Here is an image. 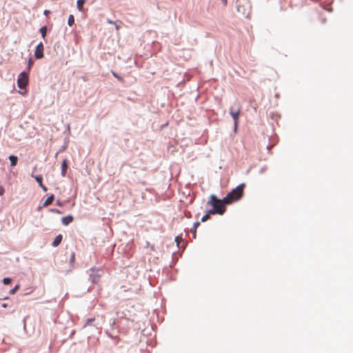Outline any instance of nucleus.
Here are the masks:
<instances>
[{
	"label": "nucleus",
	"mask_w": 353,
	"mask_h": 353,
	"mask_svg": "<svg viewBox=\"0 0 353 353\" xmlns=\"http://www.w3.org/2000/svg\"><path fill=\"white\" fill-rule=\"evenodd\" d=\"M43 44L41 42L36 47L34 51V57L37 59H41L43 57Z\"/></svg>",
	"instance_id": "obj_5"
},
{
	"label": "nucleus",
	"mask_w": 353,
	"mask_h": 353,
	"mask_svg": "<svg viewBox=\"0 0 353 353\" xmlns=\"http://www.w3.org/2000/svg\"><path fill=\"white\" fill-rule=\"evenodd\" d=\"M91 274L90 275L92 282L98 283L100 281L101 274L99 273V270L94 268L90 269Z\"/></svg>",
	"instance_id": "obj_4"
},
{
	"label": "nucleus",
	"mask_w": 353,
	"mask_h": 353,
	"mask_svg": "<svg viewBox=\"0 0 353 353\" xmlns=\"http://www.w3.org/2000/svg\"><path fill=\"white\" fill-rule=\"evenodd\" d=\"M68 169V161L67 159H64L62 162L61 165V174L62 176H65Z\"/></svg>",
	"instance_id": "obj_8"
},
{
	"label": "nucleus",
	"mask_w": 353,
	"mask_h": 353,
	"mask_svg": "<svg viewBox=\"0 0 353 353\" xmlns=\"http://www.w3.org/2000/svg\"><path fill=\"white\" fill-rule=\"evenodd\" d=\"M68 23L69 26H72L74 23V18L73 15L70 14L68 17Z\"/></svg>",
	"instance_id": "obj_15"
},
{
	"label": "nucleus",
	"mask_w": 353,
	"mask_h": 353,
	"mask_svg": "<svg viewBox=\"0 0 353 353\" xmlns=\"http://www.w3.org/2000/svg\"><path fill=\"white\" fill-rule=\"evenodd\" d=\"M32 63H33L32 60L31 59H30L29 61H28V70H30L31 69Z\"/></svg>",
	"instance_id": "obj_21"
},
{
	"label": "nucleus",
	"mask_w": 353,
	"mask_h": 353,
	"mask_svg": "<svg viewBox=\"0 0 353 353\" xmlns=\"http://www.w3.org/2000/svg\"><path fill=\"white\" fill-rule=\"evenodd\" d=\"M119 26H116V29H117V30H119Z\"/></svg>",
	"instance_id": "obj_31"
},
{
	"label": "nucleus",
	"mask_w": 353,
	"mask_h": 353,
	"mask_svg": "<svg viewBox=\"0 0 353 353\" xmlns=\"http://www.w3.org/2000/svg\"><path fill=\"white\" fill-rule=\"evenodd\" d=\"M200 225V223L199 222H196L194 223V227H193V229H194V239L196 238V228L199 227V225Z\"/></svg>",
	"instance_id": "obj_20"
},
{
	"label": "nucleus",
	"mask_w": 353,
	"mask_h": 353,
	"mask_svg": "<svg viewBox=\"0 0 353 353\" xmlns=\"http://www.w3.org/2000/svg\"><path fill=\"white\" fill-rule=\"evenodd\" d=\"M112 74H113V75H114L116 78H117L119 80H120V81H122V80H123V79H122L121 77H120L119 76H118L115 72H112Z\"/></svg>",
	"instance_id": "obj_23"
},
{
	"label": "nucleus",
	"mask_w": 353,
	"mask_h": 353,
	"mask_svg": "<svg viewBox=\"0 0 353 353\" xmlns=\"http://www.w3.org/2000/svg\"><path fill=\"white\" fill-rule=\"evenodd\" d=\"M40 32L43 38H45L47 34V27L43 26L40 28Z\"/></svg>",
	"instance_id": "obj_14"
},
{
	"label": "nucleus",
	"mask_w": 353,
	"mask_h": 353,
	"mask_svg": "<svg viewBox=\"0 0 353 353\" xmlns=\"http://www.w3.org/2000/svg\"><path fill=\"white\" fill-rule=\"evenodd\" d=\"M221 1H222V2H223V5H224V6H226V5H227V3H228L227 0H221Z\"/></svg>",
	"instance_id": "obj_28"
},
{
	"label": "nucleus",
	"mask_w": 353,
	"mask_h": 353,
	"mask_svg": "<svg viewBox=\"0 0 353 353\" xmlns=\"http://www.w3.org/2000/svg\"><path fill=\"white\" fill-rule=\"evenodd\" d=\"M11 279L10 278H4L3 279V283L5 284V285H8L11 283Z\"/></svg>",
	"instance_id": "obj_19"
},
{
	"label": "nucleus",
	"mask_w": 353,
	"mask_h": 353,
	"mask_svg": "<svg viewBox=\"0 0 353 353\" xmlns=\"http://www.w3.org/2000/svg\"><path fill=\"white\" fill-rule=\"evenodd\" d=\"M50 13V10H44V12H43V14H44L46 16H48Z\"/></svg>",
	"instance_id": "obj_25"
},
{
	"label": "nucleus",
	"mask_w": 353,
	"mask_h": 353,
	"mask_svg": "<svg viewBox=\"0 0 353 353\" xmlns=\"http://www.w3.org/2000/svg\"><path fill=\"white\" fill-rule=\"evenodd\" d=\"M73 219H74L73 216L71 215H69V216H63L62 218L61 221H62V223L63 225H67L69 223H70L71 222H72Z\"/></svg>",
	"instance_id": "obj_7"
},
{
	"label": "nucleus",
	"mask_w": 353,
	"mask_h": 353,
	"mask_svg": "<svg viewBox=\"0 0 353 353\" xmlns=\"http://www.w3.org/2000/svg\"><path fill=\"white\" fill-rule=\"evenodd\" d=\"M210 214L209 212L206 214H205L202 218H201V221L202 222H205L206 221H208L209 219H210Z\"/></svg>",
	"instance_id": "obj_17"
},
{
	"label": "nucleus",
	"mask_w": 353,
	"mask_h": 353,
	"mask_svg": "<svg viewBox=\"0 0 353 353\" xmlns=\"http://www.w3.org/2000/svg\"><path fill=\"white\" fill-rule=\"evenodd\" d=\"M35 180L38 182L39 186L44 190V191H47V188L43 185V183H42V176L41 175H38V176H36L35 177Z\"/></svg>",
	"instance_id": "obj_9"
},
{
	"label": "nucleus",
	"mask_w": 353,
	"mask_h": 353,
	"mask_svg": "<svg viewBox=\"0 0 353 353\" xmlns=\"http://www.w3.org/2000/svg\"><path fill=\"white\" fill-rule=\"evenodd\" d=\"M9 160L10 161L11 166L14 167L17 163L18 158L16 156L10 155L9 157Z\"/></svg>",
	"instance_id": "obj_11"
},
{
	"label": "nucleus",
	"mask_w": 353,
	"mask_h": 353,
	"mask_svg": "<svg viewBox=\"0 0 353 353\" xmlns=\"http://www.w3.org/2000/svg\"><path fill=\"white\" fill-rule=\"evenodd\" d=\"M244 188L245 184L241 183L236 188L233 189L223 199V203L226 204H231L239 201L243 196Z\"/></svg>",
	"instance_id": "obj_2"
},
{
	"label": "nucleus",
	"mask_w": 353,
	"mask_h": 353,
	"mask_svg": "<svg viewBox=\"0 0 353 353\" xmlns=\"http://www.w3.org/2000/svg\"><path fill=\"white\" fill-rule=\"evenodd\" d=\"M192 234H193V237L194 238V229L192 230Z\"/></svg>",
	"instance_id": "obj_30"
},
{
	"label": "nucleus",
	"mask_w": 353,
	"mask_h": 353,
	"mask_svg": "<svg viewBox=\"0 0 353 353\" xmlns=\"http://www.w3.org/2000/svg\"><path fill=\"white\" fill-rule=\"evenodd\" d=\"M2 307H8V304L7 303H3L2 304Z\"/></svg>",
	"instance_id": "obj_29"
},
{
	"label": "nucleus",
	"mask_w": 353,
	"mask_h": 353,
	"mask_svg": "<svg viewBox=\"0 0 353 353\" xmlns=\"http://www.w3.org/2000/svg\"><path fill=\"white\" fill-rule=\"evenodd\" d=\"M51 211L55 213H60V211L56 209H52Z\"/></svg>",
	"instance_id": "obj_26"
},
{
	"label": "nucleus",
	"mask_w": 353,
	"mask_h": 353,
	"mask_svg": "<svg viewBox=\"0 0 353 353\" xmlns=\"http://www.w3.org/2000/svg\"><path fill=\"white\" fill-rule=\"evenodd\" d=\"M62 241V235L61 234H59L56 236V238L54 239V241L52 242V245L54 247H57V245H59L61 242Z\"/></svg>",
	"instance_id": "obj_10"
},
{
	"label": "nucleus",
	"mask_w": 353,
	"mask_h": 353,
	"mask_svg": "<svg viewBox=\"0 0 353 353\" xmlns=\"http://www.w3.org/2000/svg\"><path fill=\"white\" fill-rule=\"evenodd\" d=\"M4 188L2 186H0V196L3 195L4 194Z\"/></svg>",
	"instance_id": "obj_22"
},
{
	"label": "nucleus",
	"mask_w": 353,
	"mask_h": 353,
	"mask_svg": "<svg viewBox=\"0 0 353 353\" xmlns=\"http://www.w3.org/2000/svg\"><path fill=\"white\" fill-rule=\"evenodd\" d=\"M54 199V195H53V194H52V195H50V196H48V197L46 199V200L45 201V202H44V203H43V206H44V207H46V206H48V205H50V204L53 202Z\"/></svg>",
	"instance_id": "obj_12"
},
{
	"label": "nucleus",
	"mask_w": 353,
	"mask_h": 353,
	"mask_svg": "<svg viewBox=\"0 0 353 353\" xmlns=\"http://www.w3.org/2000/svg\"><path fill=\"white\" fill-rule=\"evenodd\" d=\"M74 261H75V253L74 252H72L70 254V262L72 266L74 263Z\"/></svg>",
	"instance_id": "obj_16"
},
{
	"label": "nucleus",
	"mask_w": 353,
	"mask_h": 353,
	"mask_svg": "<svg viewBox=\"0 0 353 353\" xmlns=\"http://www.w3.org/2000/svg\"><path fill=\"white\" fill-rule=\"evenodd\" d=\"M208 203L212 206V209L209 210V214H223L225 211V206L223 201V199H219L215 195H211L210 196V200Z\"/></svg>",
	"instance_id": "obj_1"
},
{
	"label": "nucleus",
	"mask_w": 353,
	"mask_h": 353,
	"mask_svg": "<svg viewBox=\"0 0 353 353\" xmlns=\"http://www.w3.org/2000/svg\"><path fill=\"white\" fill-rule=\"evenodd\" d=\"M107 21H108V23H110V24H114L115 23L112 21H111L110 19H107Z\"/></svg>",
	"instance_id": "obj_27"
},
{
	"label": "nucleus",
	"mask_w": 353,
	"mask_h": 353,
	"mask_svg": "<svg viewBox=\"0 0 353 353\" xmlns=\"http://www.w3.org/2000/svg\"><path fill=\"white\" fill-rule=\"evenodd\" d=\"M57 204L61 205V203H59V201H57Z\"/></svg>",
	"instance_id": "obj_32"
},
{
	"label": "nucleus",
	"mask_w": 353,
	"mask_h": 353,
	"mask_svg": "<svg viewBox=\"0 0 353 353\" xmlns=\"http://www.w3.org/2000/svg\"><path fill=\"white\" fill-rule=\"evenodd\" d=\"M19 289V285H17L13 289L10 291L11 294H14Z\"/></svg>",
	"instance_id": "obj_18"
},
{
	"label": "nucleus",
	"mask_w": 353,
	"mask_h": 353,
	"mask_svg": "<svg viewBox=\"0 0 353 353\" xmlns=\"http://www.w3.org/2000/svg\"><path fill=\"white\" fill-rule=\"evenodd\" d=\"M85 0H78L77 1V8L79 11H82L83 8V4L85 3Z\"/></svg>",
	"instance_id": "obj_13"
},
{
	"label": "nucleus",
	"mask_w": 353,
	"mask_h": 353,
	"mask_svg": "<svg viewBox=\"0 0 353 353\" xmlns=\"http://www.w3.org/2000/svg\"><path fill=\"white\" fill-rule=\"evenodd\" d=\"M230 115L232 116L233 120H234V126H235V128H236V125H237V123H238V119H239V116L241 113V108H238L237 110L236 111H234L233 110V108H232L230 109Z\"/></svg>",
	"instance_id": "obj_6"
},
{
	"label": "nucleus",
	"mask_w": 353,
	"mask_h": 353,
	"mask_svg": "<svg viewBox=\"0 0 353 353\" xmlns=\"http://www.w3.org/2000/svg\"><path fill=\"white\" fill-rule=\"evenodd\" d=\"M94 321V319H89L87 321L86 325H90L91 323Z\"/></svg>",
	"instance_id": "obj_24"
},
{
	"label": "nucleus",
	"mask_w": 353,
	"mask_h": 353,
	"mask_svg": "<svg viewBox=\"0 0 353 353\" xmlns=\"http://www.w3.org/2000/svg\"><path fill=\"white\" fill-rule=\"evenodd\" d=\"M28 83V74L26 72H22L18 77L17 85L21 89L25 88Z\"/></svg>",
	"instance_id": "obj_3"
}]
</instances>
